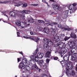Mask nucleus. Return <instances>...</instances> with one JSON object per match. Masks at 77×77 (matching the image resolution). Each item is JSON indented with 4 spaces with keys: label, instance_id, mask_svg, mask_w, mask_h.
<instances>
[{
    "label": "nucleus",
    "instance_id": "nucleus-1",
    "mask_svg": "<svg viewBox=\"0 0 77 77\" xmlns=\"http://www.w3.org/2000/svg\"><path fill=\"white\" fill-rule=\"evenodd\" d=\"M69 55H66L64 56L63 57V59L65 62H67V66L66 67V74L68 75L69 73V69H72L74 68L73 65L72 64L71 61H68L69 60Z\"/></svg>",
    "mask_w": 77,
    "mask_h": 77
},
{
    "label": "nucleus",
    "instance_id": "nucleus-2",
    "mask_svg": "<svg viewBox=\"0 0 77 77\" xmlns=\"http://www.w3.org/2000/svg\"><path fill=\"white\" fill-rule=\"evenodd\" d=\"M43 42L45 43L44 45V49H45V50H48V48H49V45H51L53 44V42L46 38L43 39Z\"/></svg>",
    "mask_w": 77,
    "mask_h": 77
},
{
    "label": "nucleus",
    "instance_id": "nucleus-3",
    "mask_svg": "<svg viewBox=\"0 0 77 77\" xmlns=\"http://www.w3.org/2000/svg\"><path fill=\"white\" fill-rule=\"evenodd\" d=\"M32 69L34 71H38L39 72H41V69L38 68V67L36 65V64L35 62L34 63V64L32 66Z\"/></svg>",
    "mask_w": 77,
    "mask_h": 77
},
{
    "label": "nucleus",
    "instance_id": "nucleus-4",
    "mask_svg": "<svg viewBox=\"0 0 77 77\" xmlns=\"http://www.w3.org/2000/svg\"><path fill=\"white\" fill-rule=\"evenodd\" d=\"M59 46V48H65L66 47V45H65V43L61 42H59L57 45L55 46L56 47H57Z\"/></svg>",
    "mask_w": 77,
    "mask_h": 77
},
{
    "label": "nucleus",
    "instance_id": "nucleus-5",
    "mask_svg": "<svg viewBox=\"0 0 77 77\" xmlns=\"http://www.w3.org/2000/svg\"><path fill=\"white\" fill-rule=\"evenodd\" d=\"M53 33H54L53 34V38L55 40V42H58L59 41V37L57 35V34L56 33V32L54 31Z\"/></svg>",
    "mask_w": 77,
    "mask_h": 77
},
{
    "label": "nucleus",
    "instance_id": "nucleus-6",
    "mask_svg": "<svg viewBox=\"0 0 77 77\" xmlns=\"http://www.w3.org/2000/svg\"><path fill=\"white\" fill-rule=\"evenodd\" d=\"M22 62H21L20 64V65L19 66V68L22 67L23 68L24 67V66H25L24 64H26L27 63V60H26V59H23L22 60Z\"/></svg>",
    "mask_w": 77,
    "mask_h": 77
},
{
    "label": "nucleus",
    "instance_id": "nucleus-7",
    "mask_svg": "<svg viewBox=\"0 0 77 77\" xmlns=\"http://www.w3.org/2000/svg\"><path fill=\"white\" fill-rule=\"evenodd\" d=\"M61 50L59 53L61 55V57H62L63 55L67 52V50L65 48H63L61 49Z\"/></svg>",
    "mask_w": 77,
    "mask_h": 77
},
{
    "label": "nucleus",
    "instance_id": "nucleus-8",
    "mask_svg": "<svg viewBox=\"0 0 77 77\" xmlns=\"http://www.w3.org/2000/svg\"><path fill=\"white\" fill-rule=\"evenodd\" d=\"M45 57L46 58H49L51 60H53L52 56H51V52L49 51H47L45 54Z\"/></svg>",
    "mask_w": 77,
    "mask_h": 77
},
{
    "label": "nucleus",
    "instance_id": "nucleus-9",
    "mask_svg": "<svg viewBox=\"0 0 77 77\" xmlns=\"http://www.w3.org/2000/svg\"><path fill=\"white\" fill-rule=\"evenodd\" d=\"M19 68H20L21 69H24L25 70H26V71H29L30 70V67L27 66H23V67H21Z\"/></svg>",
    "mask_w": 77,
    "mask_h": 77
},
{
    "label": "nucleus",
    "instance_id": "nucleus-10",
    "mask_svg": "<svg viewBox=\"0 0 77 77\" xmlns=\"http://www.w3.org/2000/svg\"><path fill=\"white\" fill-rule=\"evenodd\" d=\"M53 8H54V9H55L56 10H59V5L55 3H54L53 5H52Z\"/></svg>",
    "mask_w": 77,
    "mask_h": 77
},
{
    "label": "nucleus",
    "instance_id": "nucleus-11",
    "mask_svg": "<svg viewBox=\"0 0 77 77\" xmlns=\"http://www.w3.org/2000/svg\"><path fill=\"white\" fill-rule=\"evenodd\" d=\"M70 46L72 47V49H75V48L74 47L75 46V43L73 41H72L70 42V44H69Z\"/></svg>",
    "mask_w": 77,
    "mask_h": 77
},
{
    "label": "nucleus",
    "instance_id": "nucleus-12",
    "mask_svg": "<svg viewBox=\"0 0 77 77\" xmlns=\"http://www.w3.org/2000/svg\"><path fill=\"white\" fill-rule=\"evenodd\" d=\"M10 15L11 17H13V18H14L16 17V13L14 11H11L10 13Z\"/></svg>",
    "mask_w": 77,
    "mask_h": 77
},
{
    "label": "nucleus",
    "instance_id": "nucleus-13",
    "mask_svg": "<svg viewBox=\"0 0 77 77\" xmlns=\"http://www.w3.org/2000/svg\"><path fill=\"white\" fill-rule=\"evenodd\" d=\"M37 56L38 57V58L41 59V58H42V57H43V56H44V54L42 53H38L37 54Z\"/></svg>",
    "mask_w": 77,
    "mask_h": 77
},
{
    "label": "nucleus",
    "instance_id": "nucleus-14",
    "mask_svg": "<svg viewBox=\"0 0 77 77\" xmlns=\"http://www.w3.org/2000/svg\"><path fill=\"white\" fill-rule=\"evenodd\" d=\"M17 5H16V6H20L21 5H23V4H24V2H20V1H18L17 2Z\"/></svg>",
    "mask_w": 77,
    "mask_h": 77
},
{
    "label": "nucleus",
    "instance_id": "nucleus-15",
    "mask_svg": "<svg viewBox=\"0 0 77 77\" xmlns=\"http://www.w3.org/2000/svg\"><path fill=\"white\" fill-rule=\"evenodd\" d=\"M70 36L71 38H74V39H76V38H77L76 35L74 32H71L70 34Z\"/></svg>",
    "mask_w": 77,
    "mask_h": 77
},
{
    "label": "nucleus",
    "instance_id": "nucleus-16",
    "mask_svg": "<svg viewBox=\"0 0 77 77\" xmlns=\"http://www.w3.org/2000/svg\"><path fill=\"white\" fill-rule=\"evenodd\" d=\"M27 20L28 22H29L30 23H34V20L32 18H28Z\"/></svg>",
    "mask_w": 77,
    "mask_h": 77
},
{
    "label": "nucleus",
    "instance_id": "nucleus-17",
    "mask_svg": "<svg viewBox=\"0 0 77 77\" xmlns=\"http://www.w3.org/2000/svg\"><path fill=\"white\" fill-rule=\"evenodd\" d=\"M26 23L25 22H22L21 24H20V26L22 28H26Z\"/></svg>",
    "mask_w": 77,
    "mask_h": 77
},
{
    "label": "nucleus",
    "instance_id": "nucleus-18",
    "mask_svg": "<svg viewBox=\"0 0 77 77\" xmlns=\"http://www.w3.org/2000/svg\"><path fill=\"white\" fill-rule=\"evenodd\" d=\"M44 31L45 32V33H47V34L50 33V30H49V29H48V28H44Z\"/></svg>",
    "mask_w": 77,
    "mask_h": 77
},
{
    "label": "nucleus",
    "instance_id": "nucleus-19",
    "mask_svg": "<svg viewBox=\"0 0 77 77\" xmlns=\"http://www.w3.org/2000/svg\"><path fill=\"white\" fill-rule=\"evenodd\" d=\"M39 63L40 65H43L44 64L45 65V63H44V60H40Z\"/></svg>",
    "mask_w": 77,
    "mask_h": 77
},
{
    "label": "nucleus",
    "instance_id": "nucleus-20",
    "mask_svg": "<svg viewBox=\"0 0 77 77\" xmlns=\"http://www.w3.org/2000/svg\"><path fill=\"white\" fill-rule=\"evenodd\" d=\"M16 24L17 26H21V22L18 20H17L16 22Z\"/></svg>",
    "mask_w": 77,
    "mask_h": 77
},
{
    "label": "nucleus",
    "instance_id": "nucleus-21",
    "mask_svg": "<svg viewBox=\"0 0 77 77\" xmlns=\"http://www.w3.org/2000/svg\"><path fill=\"white\" fill-rule=\"evenodd\" d=\"M69 12V11L68 10H67L66 11L65 13V16L66 17H65V18H66V17H68V13Z\"/></svg>",
    "mask_w": 77,
    "mask_h": 77
},
{
    "label": "nucleus",
    "instance_id": "nucleus-22",
    "mask_svg": "<svg viewBox=\"0 0 77 77\" xmlns=\"http://www.w3.org/2000/svg\"><path fill=\"white\" fill-rule=\"evenodd\" d=\"M35 55H31L30 57V58L31 60H35Z\"/></svg>",
    "mask_w": 77,
    "mask_h": 77
},
{
    "label": "nucleus",
    "instance_id": "nucleus-23",
    "mask_svg": "<svg viewBox=\"0 0 77 77\" xmlns=\"http://www.w3.org/2000/svg\"><path fill=\"white\" fill-rule=\"evenodd\" d=\"M38 51V49H37L36 50L34 51V52L33 53V55H34V56H35V55L37 54Z\"/></svg>",
    "mask_w": 77,
    "mask_h": 77
},
{
    "label": "nucleus",
    "instance_id": "nucleus-24",
    "mask_svg": "<svg viewBox=\"0 0 77 77\" xmlns=\"http://www.w3.org/2000/svg\"><path fill=\"white\" fill-rule=\"evenodd\" d=\"M69 9L71 10L72 9L73 10H74V9H75V8H74V7H72V5H70L69 6Z\"/></svg>",
    "mask_w": 77,
    "mask_h": 77
},
{
    "label": "nucleus",
    "instance_id": "nucleus-25",
    "mask_svg": "<svg viewBox=\"0 0 77 77\" xmlns=\"http://www.w3.org/2000/svg\"><path fill=\"white\" fill-rule=\"evenodd\" d=\"M46 26H47L48 28H50L51 27H52V25H51L50 23H47L46 25Z\"/></svg>",
    "mask_w": 77,
    "mask_h": 77
},
{
    "label": "nucleus",
    "instance_id": "nucleus-26",
    "mask_svg": "<svg viewBox=\"0 0 77 77\" xmlns=\"http://www.w3.org/2000/svg\"><path fill=\"white\" fill-rule=\"evenodd\" d=\"M76 58V56H71V59H72V60H73V61L75 60Z\"/></svg>",
    "mask_w": 77,
    "mask_h": 77
},
{
    "label": "nucleus",
    "instance_id": "nucleus-27",
    "mask_svg": "<svg viewBox=\"0 0 77 77\" xmlns=\"http://www.w3.org/2000/svg\"><path fill=\"white\" fill-rule=\"evenodd\" d=\"M73 54V52L72 51V50H71L68 53V54H67V55H69V56L72 55V54Z\"/></svg>",
    "mask_w": 77,
    "mask_h": 77
},
{
    "label": "nucleus",
    "instance_id": "nucleus-28",
    "mask_svg": "<svg viewBox=\"0 0 77 77\" xmlns=\"http://www.w3.org/2000/svg\"><path fill=\"white\" fill-rule=\"evenodd\" d=\"M22 5H23L22 6H23V8H26V7L27 6V3H24V2L23 4Z\"/></svg>",
    "mask_w": 77,
    "mask_h": 77
},
{
    "label": "nucleus",
    "instance_id": "nucleus-29",
    "mask_svg": "<svg viewBox=\"0 0 77 77\" xmlns=\"http://www.w3.org/2000/svg\"><path fill=\"white\" fill-rule=\"evenodd\" d=\"M20 17H21L22 18L24 17V14L22 12H20L19 14Z\"/></svg>",
    "mask_w": 77,
    "mask_h": 77
},
{
    "label": "nucleus",
    "instance_id": "nucleus-30",
    "mask_svg": "<svg viewBox=\"0 0 77 77\" xmlns=\"http://www.w3.org/2000/svg\"><path fill=\"white\" fill-rule=\"evenodd\" d=\"M39 38H34V41H35V42H38V41H39Z\"/></svg>",
    "mask_w": 77,
    "mask_h": 77
},
{
    "label": "nucleus",
    "instance_id": "nucleus-31",
    "mask_svg": "<svg viewBox=\"0 0 77 77\" xmlns=\"http://www.w3.org/2000/svg\"><path fill=\"white\" fill-rule=\"evenodd\" d=\"M75 51H73V54H77V49H75Z\"/></svg>",
    "mask_w": 77,
    "mask_h": 77
},
{
    "label": "nucleus",
    "instance_id": "nucleus-32",
    "mask_svg": "<svg viewBox=\"0 0 77 77\" xmlns=\"http://www.w3.org/2000/svg\"><path fill=\"white\" fill-rule=\"evenodd\" d=\"M38 58H39V57H36L35 56V60H35V62H37L38 61Z\"/></svg>",
    "mask_w": 77,
    "mask_h": 77
},
{
    "label": "nucleus",
    "instance_id": "nucleus-33",
    "mask_svg": "<svg viewBox=\"0 0 77 77\" xmlns=\"http://www.w3.org/2000/svg\"><path fill=\"white\" fill-rule=\"evenodd\" d=\"M54 60L59 61V58L57 57H54L53 58Z\"/></svg>",
    "mask_w": 77,
    "mask_h": 77
},
{
    "label": "nucleus",
    "instance_id": "nucleus-34",
    "mask_svg": "<svg viewBox=\"0 0 77 77\" xmlns=\"http://www.w3.org/2000/svg\"><path fill=\"white\" fill-rule=\"evenodd\" d=\"M69 38H70V37H66L64 38V40L65 41H66V40H68V39H69Z\"/></svg>",
    "mask_w": 77,
    "mask_h": 77
},
{
    "label": "nucleus",
    "instance_id": "nucleus-35",
    "mask_svg": "<svg viewBox=\"0 0 77 77\" xmlns=\"http://www.w3.org/2000/svg\"><path fill=\"white\" fill-rule=\"evenodd\" d=\"M42 66V68L43 69H47V66L45 65H43Z\"/></svg>",
    "mask_w": 77,
    "mask_h": 77
},
{
    "label": "nucleus",
    "instance_id": "nucleus-36",
    "mask_svg": "<svg viewBox=\"0 0 77 77\" xmlns=\"http://www.w3.org/2000/svg\"><path fill=\"white\" fill-rule=\"evenodd\" d=\"M42 2L43 3H44L48 5V2H46V1L45 0H42Z\"/></svg>",
    "mask_w": 77,
    "mask_h": 77
},
{
    "label": "nucleus",
    "instance_id": "nucleus-37",
    "mask_svg": "<svg viewBox=\"0 0 77 77\" xmlns=\"http://www.w3.org/2000/svg\"><path fill=\"white\" fill-rule=\"evenodd\" d=\"M61 38H63L65 37V34H61Z\"/></svg>",
    "mask_w": 77,
    "mask_h": 77
},
{
    "label": "nucleus",
    "instance_id": "nucleus-38",
    "mask_svg": "<svg viewBox=\"0 0 77 77\" xmlns=\"http://www.w3.org/2000/svg\"><path fill=\"white\" fill-rule=\"evenodd\" d=\"M72 48V47L70 46V44L67 46V48L68 49H70V48Z\"/></svg>",
    "mask_w": 77,
    "mask_h": 77
},
{
    "label": "nucleus",
    "instance_id": "nucleus-39",
    "mask_svg": "<svg viewBox=\"0 0 77 77\" xmlns=\"http://www.w3.org/2000/svg\"><path fill=\"white\" fill-rule=\"evenodd\" d=\"M38 20V22L39 23H42V22H43V23H44V21H42V20Z\"/></svg>",
    "mask_w": 77,
    "mask_h": 77
},
{
    "label": "nucleus",
    "instance_id": "nucleus-40",
    "mask_svg": "<svg viewBox=\"0 0 77 77\" xmlns=\"http://www.w3.org/2000/svg\"><path fill=\"white\" fill-rule=\"evenodd\" d=\"M46 62L47 63H49V62H50V60H49V59L48 58L46 60Z\"/></svg>",
    "mask_w": 77,
    "mask_h": 77
},
{
    "label": "nucleus",
    "instance_id": "nucleus-41",
    "mask_svg": "<svg viewBox=\"0 0 77 77\" xmlns=\"http://www.w3.org/2000/svg\"><path fill=\"white\" fill-rule=\"evenodd\" d=\"M77 5V4L76 3H73L72 5V6H73V7H75V6H76V5Z\"/></svg>",
    "mask_w": 77,
    "mask_h": 77
},
{
    "label": "nucleus",
    "instance_id": "nucleus-42",
    "mask_svg": "<svg viewBox=\"0 0 77 77\" xmlns=\"http://www.w3.org/2000/svg\"><path fill=\"white\" fill-rule=\"evenodd\" d=\"M60 63L61 64H62V65L63 64H64L65 63V61H60Z\"/></svg>",
    "mask_w": 77,
    "mask_h": 77
},
{
    "label": "nucleus",
    "instance_id": "nucleus-43",
    "mask_svg": "<svg viewBox=\"0 0 77 77\" xmlns=\"http://www.w3.org/2000/svg\"><path fill=\"white\" fill-rule=\"evenodd\" d=\"M52 24L53 25H56L57 24L56 22H52Z\"/></svg>",
    "mask_w": 77,
    "mask_h": 77
},
{
    "label": "nucleus",
    "instance_id": "nucleus-44",
    "mask_svg": "<svg viewBox=\"0 0 77 77\" xmlns=\"http://www.w3.org/2000/svg\"><path fill=\"white\" fill-rule=\"evenodd\" d=\"M30 37L29 36V37H25V36H23V38H26V39H30Z\"/></svg>",
    "mask_w": 77,
    "mask_h": 77
},
{
    "label": "nucleus",
    "instance_id": "nucleus-45",
    "mask_svg": "<svg viewBox=\"0 0 77 77\" xmlns=\"http://www.w3.org/2000/svg\"><path fill=\"white\" fill-rule=\"evenodd\" d=\"M50 2H53V3H55L56 2V0H50Z\"/></svg>",
    "mask_w": 77,
    "mask_h": 77
},
{
    "label": "nucleus",
    "instance_id": "nucleus-46",
    "mask_svg": "<svg viewBox=\"0 0 77 77\" xmlns=\"http://www.w3.org/2000/svg\"><path fill=\"white\" fill-rule=\"evenodd\" d=\"M19 53H20V54H22V56H23V52L22 51L19 52Z\"/></svg>",
    "mask_w": 77,
    "mask_h": 77
},
{
    "label": "nucleus",
    "instance_id": "nucleus-47",
    "mask_svg": "<svg viewBox=\"0 0 77 77\" xmlns=\"http://www.w3.org/2000/svg\"><path fill=\"white\" fill-rule=\"evenodd\" d=\"M32 5L33 6H38V4H32Z\"/></svg>",
    "mask_w": 77,
    "mask_h": 77
},
{
    "label": "nucleus",
    "instance_id": "nucleus-48",
    "mask_svg": "<svg viewBox=\"0 0 77 77\" xmlns=\"http://www.w3.org/2000/svg\"><path fill=\"white\" fill-rule=\"evenodd\" d=\"M0 52H5V50H0Z\"/></svg>",
    "mask_w": 77,
    "mask_h": 77
},
{
    "label": "nucleus",
    "instance_id": "nucleus-49",
    "mask_svg": "<svg viewBox=\"0 0 77 77\" xmlns=\"http://www.w3.org/2000/svg\"><path fill=\"white\" fill-rule=\"evenodd\" d=\"M29 25H30L29 23L28 24H26V23L25 26H26V27H28V26H29Z\"/></svg>",
    "mask_w": 77,
    "mask_h": 77
},
{
    "label": "nucleus",
    "instance_id": "nucleus-50",
    "mask_svg": "<svg viewBox=\"0 0 77 77\" xmlns=\"http://www.w3.org/2000/svg\"><path fill=\"white\" fill-rule=\"evenodd\" d=\"M20 59H21V58H17V61H18V62H20Z\"/></svg>",
    "mask_w": 77,
    "mask_h": 77
},
{
    "label": "nucleus",
    "instance_id": "nucleus-51",
    "mask_svg": "<svg viewBox=\"0 0 77 77\" xmlns=\"http://www.w3.org/2000/svg\"><path fill=\"white\" fill-rule=\"evenodd\" d=\"M63 29L65 30H67L68 28H66L65 27H63Z\"/></svg>",
    "mask_w": 77,
    "mask_h": 77
},
{
    "label": "nucleus",
    "instance_id": "nucleus-52",
    "mask_svg": "<svg viewBox=\"0 0 77 77\" xmlns=\"http://www.w3.org/2000/svg\"><path fill=\"white\" fill-rule=\"evenodd\" d=\"M17 36H20V33L18 32H17Z\"/></svg>",
    "mask_w": 77,
    "mask_h": 77
},
{
    "label": "nucleus",
    "instance_id": "nucleus-53",
    "mask_svg": "<svg viewBox=\"0 0 77 77\" xmlns=\"http://www.w3.org/2000/svg\"><path fill=\"white\" fill-rule=\"evenodd\" d=\"M34 38H31L30 37V38H29V39H31V40H33V41H34Z\"/></svg>",
    "mask_w": 77,
    "mask_h": 77
},
{
    "label": "nucleus",
    "instance_id": "nucleus-54",
    "mask_svg": "<svg viewBox=\"0 0 77 77\" xmlns=\"http://www.w3.org/2000/svg\"><path fill=\"white\" fill-rule=\"evenodd\" d=\"M67 30L68 31H70V30H71V28H67Z\"/></svg>",
    "mask_w": 77,
    "mask_h": 77
},
{
    "label": "nucleus",
    "instance_id": "nucleus-55",
    "mask_svg": "<svg viewBox=\"0 0 77 77\" xmlns=\"http://www.w3.org/2000/svg\"><path fill=\"white\" fill-rule=\"evenodd\" d=\"M26 10H23L22 12H23V13H26Z\"/></svg>",
    "mask_w": 77,
    "mask_h": 77
},
{
    "label": "nucleus",
    "instance_id": "nucleus-56",
    "mask_svg": "<svg viewBox=\"0 0 77 77\" xmlns=\"http://www.w3.org/2000/svg\"><path fill=\"white\" fill-rule=\"evenodd\" d=\"M4 16H5V17H8V16L7 15H6V14H4Z\"/></svg>",
    "mask_w": 77,
    "mask_h": 77
},
{
    "label": "nucleus",
    "instance_id": "nucleus-57",
    "mask_svg": "<svg viewBox=\"0 0 77 77\" xmlns=\"http://www.w3.org/2000/svg\"><path fill=\"white\" fill-rule=\"evenodd\" d=\"M51 29H52L53 31H54V30H55V29H53L52 28H51Z\"/></svg>",
    "mask_w": 77,
    "mask_h": 77
},
{
    "label": "nucleus",
    "instance_id": "nucleus-58",
    "mask_svg": "<svg viewBox=\"0 0 77 77\" xmlns=\"http://www.w3.org/2000/svg\"><path fill=\"white\" fill-rule=\"evenodd\" d=\"M5 3V4L6 3H8V1H5V2H4Z\"/></svg>",
    "mask_w": 77,
    "mask_h": 77
},
{
    "label": "nucleus",
    "instance_id": "nucleus-59",
    "mask_svg": "<svg viewBox=\"0 0 77 77\" xmlns=\"http://www.w3.org/2000/svg\"><path fill=\"white\" fill-rule=\"evenodd\" d=\"M30 34L31 35H33V32H30Z\"/></svg>",
    "mask_w": 77,
    "mask_h": 77
},
{
    "label": "nucleus",
    "instance_id": "nucleus-60",
    "mask_svg": "<svg viewBox=\"0 0 77 77\" xmlns=\"http://www.w3.org/2000/svg\"><path fill=\"white\" fill-rule=\"evenodd\" d=\"M3 2H0V4H2Z\"/></svg>",
    "mask_w": 77,
    "mask_h": 77
},
{
    "label": "nucleus",
    "instance_id": "nucleus-61",
    "mask_svg": "<svg viewBox=\"0 0 77 77\" xmlns=\"http://www.w3.org/2000/svg\"><path fill=\"white\" fill-rule=\"evenodd\" d=\"M48 5V7H49V6H50V5H48H48Z\"/></svg>",
    "mask_w": 77,
    "mask_h": 77
},
{
    "label": "nucleus",
    "instance_id": "nucleus-62",
    "mask_svg": "<svg viewBox=\"0 0 77 77\" xmlns=\"http://www.w3.org/2000/svg\"><path fill=\"white\" fill-rule=\"evenodd\" d=\"M60 11V12H62V10H59Z\"/></svg>",
    "mask_w": 77,
    "mask_h": 77
},
{
    "label": "nucleus",
    "instance_id": "nucleus-63",
    "mask_svg": "<svg viewBox=\"0 0 77 77\" xmlns=\"http://www.w3.org/2000/svg\"><path fill=\"white\" fill-rule=\"evenodd\" d=\"M70 13H72V12H71V11H70Z\"/></svg>",
    "mask_w": 77,
    "mask_h": 77
},
{
    "label": "nucleus",
    "instance_id": "nucleus-64",
    "mask_svg": "<svg viewBox=\"0 0 77 77\" xmlns=\"http://www.w3.org/2000/svg\"><path fill=\"white\" fill-rule=\"evenodd\" d=\"M0 21H1V20L0 19Z\"/></svg>",
    "mask_w": 77,
    "mask_h": 77
}]
</instances>
